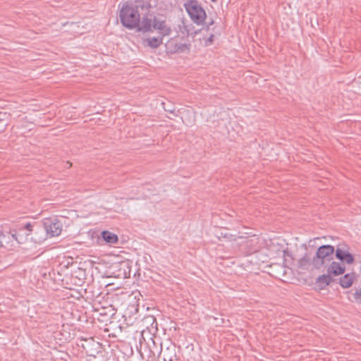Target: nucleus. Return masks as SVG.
Returning <instances> with one entry per match:
<instances>
[{
    "label": "nucleus",
    "instance_id": "1",
    "mask_svg": "<svg viewBox=\"0 0 361 361\" xmlns=\"http://www.w3.org/2000/svg\"><path fill=\"white\" fill-rule=\"evenodd\" d=\"M150 5L144 0L127 1L123 4L119 11L121 24L128 28H136L142 15L149 11Z\"/></svg>",
    "mask_w": 361,
    "mask_h": 361
},
{
    "label": "nucleus",
    "instance_id": "2",
    "mask_svg": "<svg viewBox=\"0 0 361 361\" xmlns=\"http://www.w3.org/2000/svg\"><path fill=\"white\" fill-rule=\"evenodd\" d=\"M160 350L156 347V351L150 349L151 353L155 355L158 353L159 361H177L176 346L170 341L160 343Z\"/></svg>",
    "mask_w": 361,
    "mask_h": 361
},
{
    "label": "nucleus",
    "instance_id": "3",
    "mask_svg": "<svg viewBox=\"0 0 361 361\" xmlns=\"http://www.w3.org/2000/svg\"><path fill=\"white\" fill-rule=\"evenodd\" d=\"M184 6L192 21L197 25L204 22L207 15L203 8L195 0H188Z\"/></svg>",
    "mask_w": 361,
    "mask_h": 361
},
{
    "label": "nucleus",
    "instance_id": "4",
    "mask_svg": "<svg viewBox=\"0 0 361 361\" xmlns=\"http://www.w3.org/2000/svg\"><path fill=\"white\" fill-rule=\"evenodd\" d=\"M43 226L47 235L49 237L58 236L62 231V224L56 218L45 219Z\"/></svg>",
    "mask_w": 361,
    "mask_h": 361
},
{
    "label": "nucleus",
    "instance_id": "5",
    "mask_svg": "<svg viewBox=\"0 0 361 361\" xmlns=\"http://www.w3.org/2000/svg\"><path fill=\"white\" fill-rule=\"evenodd\" d=\"M81 347L87 356L93 357H96L102 349L101 343L94 341L92 338L82 340Z\"/></svg>",
    "mask_w": 361,
    "mask_h": 361
},
{
    "label": "nucleus",
    "instance_id": "6",
    "mask_svg": "<svg viewBox=\"0 0 361 361\" xmlns=\"http://www.w3.org/2000/svg\"><path fill=\"white\" fill-rule=\"evenodd\" d=\"M335 255L341 262L347 264H352L355 261L353 255L350 253L349 247L345 244L338 245L335 250Z\"/></svg>",
    "mask_w": 361,
    "mask_h": 361
},
{
    "label": "nucleus",
    "instance_id": "7",
    "mask_svg": "<svg viewBox=\"0 0 361 361\" xmlns=\"http://www.w3.org/2000/svg\"><path fill=\"white\" fill-rule=\"evenodd\" d=\"M335 252L334 247L330 245H324L320 246L316 252V255L313 258L314 263L317 264V260H321L320 264L324 263V259H328Z\"/></svg>",
    "mask_w": 361,
    "mask_h": 361
},
{
    "label": "nucleus",
    "instance_id": "8",
    "mask_svg": "<svg viewBox=\"0 0 361 361\" xmlns=\"http://www.w3.org/2000/svg\"><path fill=\"white\" fill-rule=\"evenodd\" d=\"M153 18L149 12L142 15L138 26L136 27L138 31L147 32L152 30L153 27Z\"/></svg>",
    "mask_w": 361,
    "mask_h": 361
},
{
    "label": "nucleus",
    "instance_id": "9",
    "mask_svg": "<svg viewBox=\"0 0 361 361\" xmlns=\"http://www.w3.org/2000/svg\"><path fill=\"white\" fill-rule=\"evenodd\" d=\"M153 28L157 30L161 36L169 35L172 31L165 20L156 17L153 18Z\"/></svg>",
    "mask_w": 361,
    "mask_h": 361
},
{
    "label": "nucleus",
    "instance_id": "10",
    "mask_svg": "<svg viewBox=\"0 0 361 361\" xmlns=\"http://www.w3.org/2000/svg\"><path fill=\"white\" fill-rule=\"evenodd\" d=\"M345 267L341 263L337 262H333L330 264L328 267L327 271L329 274H333L334 276H338L343 274L345 272Z\"/></svg>",
    "mask_w": 361,
    "mask_h": 361
},
{
    "label": "nucleus",
    "instance_id": "11",
    "mask_svg": "<svg viewBox=\"0 0 361 361\" xmlns=\"http://www.w3.org/2000/svg\"><path fill=\"white\" fill-rule=\"evenodd\" d=\"M170 44L173 47V51L176 52L183 53L189 51L190 45L187 43L175 42L173 41L170 42Z\"/></svg>",
    "mask_w": 361,
    "mask_h": 361
},
{
    "label": "nucleus",
    "instance_id": "12",
    "mask_svg": "<svg viewBox=\"0 0 361 361\" xmlns=\"http://www.w3.org/2000/svg\"><path fill=\"white\" fill-rule=\"evenodd\" d=\"M145 45L152 48H157L162 43V37H151L144 39Z\"/></svg>",
    "mask_w": 361,
    "mask_h": 361
},
{
    "label": "nucleus",
    "instance_id": "13",
    "mask_svg": "<svg viewBox=\"0 0 361 361\" xmlns=\"http://www.w3.org/2000/svg\"><path fill=\"white\" fill-rule=\"evenodd\" d=\"M355 279L354 274H346L340 279V285L345 288H349Z\"/></svg>",
    "mask_w": 361,
    "mask_h": 361
},
{
    "label": "nucleus",
    "instance_id": "14",
    "mask_svg": "<svg viewBox=\"0 0 361 361\" xmlns=\"http://www.w3.org/2000/svg\"><path fill=\"white\" fill-rule=\"evenodd\" d=\"M102 235L103 239L109 244L115 243L118 240L117 235L108 231H102Z\"/></svg>",
    "mask_w": 361,
    "mask_h": 361
},
{
    "label": "nucleus",
    "instance_id": "15",
    "mask_svg": "<svg viewBox=\"0 0 361 361\" xmlns=\"http://www.w3.org/2000/svg\"><path fill=\"white\" fill-rule=\"evenodd\" d=\"M11 238L18 240L16 234L0 233V247L4 246L10 242Z\"/></svg>",
    "mask_w": 361,
    "mask_h": 361
},
{
    "label": "nucleus",
    "instance_id": "16",
    "mask_svg": "<svg viewBox=\"0 0 361 361\" xmlns=\"http://www.w3.org/2000/svg\"><path fill=\"white\" fill-rule=\"evenodd\" d=\"M331 281L332 279L330 276V274H324L318 278L317 283H319V286H327Z\"/></svg>",
    "mask_w": 361,
    "mask_h": 361
},
{
    "label": "nucleus",
    "instance_id": "17",
    "mask_svg": "<svg viewBox=\"0 0 361 361\" xmlns=\"http://www.w3.org/2000/svg\"><path fill=\"white\" fill-rule=\"evenodd\" d=\"M353 298L349 297V300L353 302H361V295H352Z\"/></svg>",
    "mask_w": 361,
    "mask_h": 361
},
{
    "label": "nucleus",
    "instance_id": "18",
    "mask_svg": "<svg viewBox=\"0 0 361 361\" xmlns=\"http://www.w3.org/2000/svg\"><path fill=\"white\" fill-rule=\"evenodd\" d=\"M32 225L31 223L28 222L27 223L25 226L23 227V228H22L20 231H23V230H26L28 232H30L32 231Z\"/></svg>",
    "mask_w": 361,
    "mask_h": 361
},
{
    "label": "nucleus",
    "instance_id": "19",
    "mask_svg": "<svg viewBox=\"0 0 361 361\" xmlns=\"http://www.w3.org/2000/svg\"><path fill=\"white\" fill-rule=\"evenodd\" d=\"M215 319H216V320H217V321H216V326H218V325H222V324H224V319H219H219H217L216 318H215Z\"/></svg>",
    "mask_w": 361,
    "mask_h": 361
},
{
    "label": "nucleus",
    "instance_id": "20",
    "mask_svg": "<svg viewBox=\"0 0 361 361\" xmlns=\"http://www.w3.org/2000/svg\"><path fill=\"white\" fill-rule=\"evenodd\" d=\"M214 37V34H211L210 36L209 37L207 41L209 42L210 43H212L213 42Z\"/></svg>",
    "mask_w": 361,
    "mask_h": 361
},
{
    "label": "nucleus",
    "instance_id": "21",
    "mask_svg": "<svg viewBox=\"0 0 361 361\" xmlns=\"http://www.w3.org/2000/svg\"><path fill=\"white\" fill-rule=\"evenodd\" d=\"M213 24H214V21H213V20H211L210 22H209V23H207V30H210V26H211V25H212Z\"/></svg>",
    "mask_w": 361,
    "mask_h": 361
},
{
    "label": "nucleus",
    "instance_id": "22",
    "mask_svg": "<svg viewBox=\"0 0 361 361\" xmlns=\"http://www.w3.org/2000/svg\"><path fill=\"white\" fill-rule=\"evenodd\" d=\"M152 343H153L154 345L155 346L156 345V342H155L154 340H152Z\"/></svg>",
    "mask_w": 361,
    "mask_h": 361
},
{
    "label": "nucleus",
    "instance_id": "23",
    "mask_svg": "<svg viewBox=\"0 0 361 361\" xmlns=\"http://www.w3.org/2000/svg\"><path fill=\"white\" fill-rule=\"evenodd\" d=\"M80 297H82V295H80V296L77 297L76 298L79 300Z\"/></svg>",
    "mask_w": 361,
    "mask_h": 361
},
{
    "label": "nucleus",
    "instance_id": "24",
    "mask_svg": "<svg viewBox=\"0 0 361 361\" xmlns=\"http://www.w3.org/2000/svg\"><path fill=\"white\" fill-rule=\"evenodd\" d=\"M355 293H361V290L360 291H356Z\"/></svg>",
    "mask_w": 361,
    "mask_h": 361
},
{
    "label": "nucleus",
    "instance_id": "25",
    "mask_svg": "<svg viewBox=\"0 0 361 361\" xmlns=\"http://www.w3.org/2000/svg\"><path fill=\"white\" fill-rule=\"evenodd\" d=\"M211 1H213V2H214V1H216V0H211Z\"/></svg>",
    "mask_w": 361,
    "mask_h": 361
}]
</instances>
